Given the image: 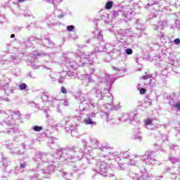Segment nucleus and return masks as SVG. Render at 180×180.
Returning a JSON list of instances; mask_svg holds the SVG:
<instances>
[{"label":"nucleus","mask_w":180,"mask_h":180,"mask_svg":"<svg viewBox=\"0 0 180 180\" xmlns=\"http://www.w3.org/2000/svg\"><path fill=\"white\" fill-rule=\"evenodd\" d=\"M89 140L93 148H99L101 151H106V150H109L110 148V147L106 144H103L100 146L99 141H98L95 138H89Z\"/></svg>","instance_id":"16"},{"label":"nucleus","mask_w":180,"mask_h":180,"mask_svg":"<svg viewBox=\"0 0 180 180\" xmlns=\"http://www.w3.org/2000/svg\"><path fill=\"white\" fill-rule=\"evenodd\" d=\"M103 108H105L107 112H110L112 110H119V109H120V105H113V103H106L105 106H103Z\"/></svg>","instance_id":"24"},{"label":"nucleus","mask_w":180,"mask_h":180,"mask_svg":"<svg viewBox=\"0 0 180 180\" xmlns=\"http://www.w3.org/2000/svg\"><path fill=\"white\" fill-rule=\"evenodd\" d=\"M120 155V153L119 152H112V153H108L106 155H104L103 157L105 158V160H113L115 159V157H119Z\"/></svg>","instance_id":"27"},{"label":"nucleus","mask_w":180,"mask_h":180,"mask_svg":"<svg viewBox=\"0 0 180 180\" xmlns=\"http://www.w3.org/2000/svg\"><path fill=\"white\" fill-rule=\"evenodd\" d=\"M108 49L105 45L101 44L96 48H95V51L91 52H83L80 56H77V54L73 55V58H75V61H72L71 58L66 57L65 58V65L68 70H77L79 65V61L81 58H83L84 63L87 64H93L94 60L96 58V53H105Z\"/></svg>","instance_id":"2"},{"label":"nucleus","mask_w":180,"mask_h":180,"mask_svg":"<svg viewBox=\"0 0 180 180\" xmlns=\"http://www.w3.org/2000/svg\"><path fill=\"white\" fill-rule=\"evenodd\" d=\"M22 30V27H14V32L15 33H19Z\"/></svg>","instance_id":"53"},{"label":"nucleus","mask_w":180,"mask_h":180,"mask_svg":"<svg viewBox=\"0 0 180 180\" xmlns=\"http://www.w3.org/2000/svg\"><path fill=\"white\" fill-rule=\"evenodd\" d=\"M167 99H169V103L171 106H173L176 109L180 110V102L174 103L175 98H174V94H170L167 96Z\"/></svg>","instance_id":"22"},{"label":"nucleus","mask_w":180,"mask_h":180,"mask_svg":"<svg viewBox=\"0 0 180 180\" xmlns=\"http://www.w3.org/2000/svg\"><path fill=\"white\" fill-rule=\"evenodd\" d=\"M164 27H165V23L164 21H160L158 22V25H155L153 26V30H156L158 32L156 36L160 38L162 43L165 40V38H164Z\"/></svg>","instance_id":"12"},{"label":"nucleus","mask_w":180,"mask_h":180,"mask_svg":"<svg viewBox=\"0 0 180 180\" xmlns=\"http://www.w3.org/2000/svg\"><path fill=\"white\" fill-rule=\"evenodd\" d=\"M66 30L68 32H74V30H75V26H74V25H68L66 27Z\"/></svg>","instance_id":"44"},{"label":"nucleus","mask_w":180,"mask_h":180,"mask_svg":"<svg viewBox=\"0 0 180 180\" xmlns=\"http://www.w3.org/2000/svg\"><path fill=\"white\" fill-rule=\"evenodd\" d=\"M154 86H155V79H151L149 81V87L154 88Z\"/></svg>","instance_id":"43"},{"label":"nucleus","mask_w":180,"mask_h":180,"mask_svg":"<svg viewBox=\"0 0 180 180\" xmlns=\"http://www.w3.org/2000/svg\"><path fill=\"white\" fill-rule=\"evenodd\" d=\"M97 37L94 38L92 40L88 39L86 41L87 44L91 43V44L94 46V47L96 49L98 47V46H100L102 44V41H103V36L101 33V32L97 31L96 32Z\"/></svg>","instance_id":"14"},{"label":"nucleus","mask_w":180,"mask_h":180,"mask_svg":"<svg viewBox=\"0 0 180 180\" xmlns=\"http://www.w3.org/2000/svg\"><path fill=\"white\" fill-rule=\"evenodd\" d=\"M124 53L125 54H127V56H131V54H133V49L131 48H127L124 50Z\"/></svg>","instance_id":"41"},{"label":"nucleus","mask_w":180,"mask_h":180,"mask_svg":"<svg viewBox=\"0 0 180 180\" xmlns=\"http://www.w3.org/2000/svg\"><path fill=\"white\" fill-rule=\"evenodd\" d=\"M123 119L125 122H128L133 126H136L134 129V139L141 141L143 136H141V132L140 131V128L139 124L140 123V120H136V114L134 112H129V114H125L123 115Z\"/></svg>","instance_id":"5"},{"label":"nucleus","mask_w":180,"mask_h":180,"mask_svg":"<svg viewBox=\"0 0 180 180\" xmlns=\"http://www.w3.org/2000/svg\"><path fill=\"white\" fill-rule=\"evenodd\" d=\"M153 124V120L150 118H148L145 120V126H151Z\"/></svg>","instance_id":"45"},{"label":"nucleus","mask_w":180,"mask_h":180,"mask_svg":"<svg viewBox=\"0 0 180 180\" xmlns=\"http://www.w3.org/2000/svg\"><path fill=\"white\" fill-rule=\"evenodd\" d=\"M112 16L114 18H118V19H123V18H127L129 13L127 11L123 10V8H115L113 10Z\"/></svg>","instance_id":"18"},{"label":"nucleus","mask_w":180,"mask_h":180,"mask_svg":"<svg viewBox=\"0 0 180 180\" xmlns=\"http://www.w3.org/2000/svg\"><path fill=\"white\" fill-rule=\"evenodd\" d=\"M4 84L3 85L4 88L8 86V85H9V82H11V79L8 77H5L4 78Z\"/></svg>","instance_id":"46"},{"label":"nucleus","mask_w":180,"mask_h":180,"mask_svg":"<svg viewBox=\"0 0 180 180\" xmlns=\"http://www.w3.org/2000/svg\"><path fill=\"white\" fill-rule=\"evenodd\" d=\"M62 176H63V178H65V179H68V174H67L64 172L62 173Z\"/></svg>","instance_id":"57"},{"label":"nucleus","mask_w":180,"mask_h":180,"mask_svg":"<svg viewBox=\"0 0 180 180\" xmlns=\"http://www.w3.org/2000/svg\"><path fill=\"white\" fill-rule=\"evenodd\" d=\"M118 169H120L121 171H124V169H126V165L118 162Z\"/></svg>","instance_id":"42"},{"label":"nucleus","mask_w":180,"mask_h":180,"mask_svg":"<svg viewBox=\"0 0 180 180\" xmlns=\"http://www.w3.org/2000/svg\"><path fill=\"white\" fill-rule=\"evenodd\" d=\"M27 77H29L30 78H36V77L33 76V74L32 72H30L27 74Z\"/></svg>","instance_id":"61"},{"label":"nucleus","mask_w":180,"mask_h":180,"mask_svg":"<svg viewBox=\"0 0 180 180\" xmlns=\"http://www.w3.org/2000/svg\"><path fill=\"white\" fill-rule=\"evenodd\" d=\"M143 156L137 155V154L133 155V158L130 160L129 165H136L139 164V161H141Z\"/></svg>","instance_id":"25"},{"label":"nucleus","mask_w":180,"mask_h":180,"mask_svg":"<svg viewBox=\"0 0 180 180\" xmlns=\"http://www.w3.org/2000/svg\"><path fill=\"white\" fill-rule=\"evenodd\" d=\"M60 102H62V103H63V105H64L65 106H68V101L67 100H63V99H61V100H60Z\"/></svg>","instance_id":"55"},{"label":"nucleus","mask_w":180,"mask_h":180,"mask_svg":"<svg viewBox=\"0 0 180 180\" xmlns=\"http://www.w3.org/2000/svg\"><path fill=\"white\" fill-rule=\"evenodd\" d=\"M155 158H157L155 151H147L143 155V162L146 165H160L161 163Z\"/></svg>","instance_id":"8"},{"label":"nucleus","mask_w":180,"mask_h":180,"mask_svg":"<svg viewBox=\"0 0 180 180\" xmlns=\"http://www.w3.org/2000/svg\"><path fill=\"white\" fill-rule=\"evenodd\" d=\"M132 179H134V180H146V179H147V174L145 172L141 176H139V174H135L132 176Z\"/></svg>","instance_id":"32"},{"label":"nucleus","mask_w":180,"mask_h":180,"mask_svg":"<svg viewBox=\"0 0 180 180\" xmlns=\"http://www.w3.org/2000/svg\"><path fill=\"white\" fill-rule=\"evenodd\" d=\"M173 43H174V44H175V46H179V44H180V39L179 38H176V39H174Z\"/></svg>","instance_id":"50"},{"label":"nucleus","mask_w":180,"mask_h":180,"mask_svg":"<svg viewBox=\"0 0 180 180\" xmlns=\"http://www.w3.org/2000/svg\"><path fill=\"white\" fill-rule=\"evenodd\" d=\"M70 122L71 121L70 120V117H65L61 120L60 124L61 126H66L65 127V131H71V135L75 136L74 134L75 133V125L71 124H69Z\"/></svg>","instance_id":"13"},{"label":"nucleus","mask_w":180,"mask_h":180,"mask_svg":"<svg viewBox=\"0 0 180 180\" xmlns=\"http://www.w3.org/2000/svg\"><path fill=\"white\" fill-rule=\"evenodd\" d=\"M95 73V68L94 67H90V74L92 75V74Z\"/></svg>","instance_id":"58"},{"label":"nucleus","mask_w":180,"mask_h":180,"mask_svg":"<svg viewBox=\"0 0 180 180\" xmlns=\"http://www.w3.org/2000/svg\"><path fill=\"white\" fill-rule=\"evenodd\" d=\"M123 157L124 158H129V152L127 151V152H124L123 154H122Z\"/></svg>","instance_id":"59"},{"label":"nucleus","mask_w":180,"mask_h":180,"mask_svg":"<svg viewBox=\"0 0 180 180\" xmlns=\"http://www.w3.org/2000/svg\"><path fill=\"white\" fill-rule=\"evenodd\" d=\"M162 139L163 140V141H168V136H167V135L163 134L162 135Z\"/></svg>","instance_id":"56"},{"label":"nucleus","mask_w":180,"mask_h":180,"mask_svg":"<svg viewBox=\"0 0 180 180\" xmlns=\"http://www.w3.org/2000/svg\"><path fill=\"white\" fill-rule=\"evenodd\" d=\"M32 56H34L33 57L32 60H27V65H31L32 68H33V70H39V68H40V66L37 65H33V61H34V60H36V57H37V56H50V54H47L45 53H38L36 51H34L32 53Z\"/></svg>","instance_id":"17"},{"label":"nucleus","mask_w":180,"mask_h":180,"mask_svg":"<svg viewBox=\"0 0 180 180\" xmlns=\"http://www.w3.org/2000/svg\"><path fill=\"white\" fill-rule=\"evenodd\" d=\"M175 24H176V26H177L178 29H180V21L176 20Z\"/></svg>","instance_id":"60"},{"label":"nucleus","mask_w":180,"mask_h":180,"mask_svg":"<svg viewBox=\"0 0 180 180\" xmlns=\"http://www.w3.org/2000/svg\"><path fill=\"white\" fill-rule=\"evenodd\" d=\"M112 68L115 70V71H117L115 74H114V77L116 78H120V77H123L124 75V72H126V68H116L115 66H112Z\"/></svg>","instance_id":"20"},{"label":"nucleus","mask_w":180,"mask_h":180,"mask_svg":"<svg viewBox=\"0 0 180 180\" xmlns=\"http://www.w3.org/2000/svg\"><path fill=\"white\" fill-rule=\"evenodd\" d=\"M177 20H179V22H180V13H177Z\"/></svg>","instance_id":"64"},{"label":"nucleus","mask_w":180,"mask_h":180,"mask_svg":"<svg viewBox=\"0 0 180 180\" xmlns=\"http://www.w3.org/2000/svg\"><path fill=\"white\" fill-rule=\"evenodd\" d=\"M1 131H0V134H9L12 136V134H16L19 133V127H16V121L13 119V115H9L6 120L2 121L1 122Z\"/></svg>","instance_id":"4"},{"label":"nucleus","mask_w":180,"mask_h":180,"mask_svg":"<svg viewBox=\"0 0 180 180\" xmlns=\"http://www.w3.org/2000/svg\"><path fill=\"white\" fill-rule=\"evenodd\" d=\"M49 22H47L48 27H53V26H60V22L56 20L57 18L53 17V15H50L47 17Z\"/></svg>","instance_id":"19"},{"label":"nucleus","mask_w":180,"mask_h":180,"mask_svg":"<svg viewBox=\"0 0 180 180\" xmlns=\"http://www.w3.org/2000/svg\"><path fill=\"white\" fill-rule=\"evenodd\" d=\"M22 114L20 113V111H15L14 112V117L15 119H17V120H20V122L22 123Z\"/></svg>","instance_id":"37"},{"label":"nucleus","mask_w":180,"mask_h":180,"mask_svg":"<svg viewBox=\"0 0 180 180\" xmlns=\"http://www.w3.org/2000/svg\"><path fill=\"white\" fill-rule=\"evenodd\" d=\"M169 161L172 163V164H176V162H179V160L175 158H172L170 157L169 158Z\"/></svg>","instance_id":"47"},{"label":"nucleus","mask_w":180,"mask_h":180,"mask_svg":"<svg viewBox=\"0 0 180 180\" xmlns=\"http://www.w3.org/2000/svg\"><path fill=\"white\" fill-rule=\"evenodd\" d=\"M136 30H141L140 36H141L143 34V31L146 30V27L144 26V22H143L140 19H138L136 20Z\"/></svg>","instance_id":"26"},{"label":"nucleus","mask_w":180,"mask_h":180,"mask_svg":"<svg viewBox=\"0 0 180 180\" xmlns=\"http://www.w3.org/2000/svg\"><path fill=\"white\" fill-rule=\"evenodd\" d=\"M105 119L107 120V122H110V120H113V118H111V117H109V112H105Z\"/></svg>","instance_id":"51"},{"label":"nucleus","mask_w":180,"mask_h":180,"mask_svg":"<svg viewBox=\"0 0 180 180\" xmlns=\"http://www.w3.org/2000/svg\"><path fill=\"white\" fill-rule=\"evenodd\" d=\"M48 143H49V147L51 148H54L53 146V144H55L56 146H57V139H55L54 137H49L48 138Z\"/></svg>","instance_id":"34"},{"label":"nucleus","mask_w":180,"mask_h":180,"mask_svg":"<svg viewBox=\"0 0 180 180\" xmlns=\"http://www.w3.org/2000/svg\"><path fill=\"white\" fill-rule=\"evenodd\" d=\"M93 92H95L96 94V97L98 98V103H94V106H91L92 108H95L96 106H98L100 109L102 108V105H101V101H105V104L106 103H113V96L110 94V89L108 90V92L102 91L99 87H94V89L92 90Z\"/></svg>","instance_id":"6"},{"label":"nucleus","mask_w":180,"mask_h":180,"mask_svg":"<svg viewBox=\"0 0 180 180\" xmlns=\"http://www.w3.org/2000/svg\"><path fill=\"white\" fill-rule=\"evenodd\" d=\"M32 41H34V43H37L38 44H42L44 47H47L48 49H51L56 46L54 42H53L49 38H43L41 37L40 38L31 37L27 38L25 41V44L28 46L29 47H32L33 46V43Z\"/></svg>","instance_id":"7"},{"label":"nucleus","mask_w":180,"mask_h":180,"mask_svg":"<svg viewBox=\"0 0 180 180\" xmlns=\"http://www.w3.org/2000/svg\"><path fill=\"white\" fill-rule=\"evenodd\" d=\"M60 92H61L62 94H64L65 95V94L68 93L67 89H65V87H64V86H62V87L60 88Z\"/></svg>","instance_id":"54"},{"label":"nucleus","mask_w":180,"mask_h":180,"mask_svg":"<svg viewBox=\"0 0 180 180\" xmlns=\"http://www.w3.org/2000/svg\"><path fill=\"white\" fill-rule=\"evenodd\" d=\"M122 56V51L120 49H113L111 51V56L112 58H119Z\"/></svg>","instance_id":"29"},{"label":"nucleus","mask_w":180,"mask_h":180,"mask_svg":"<svg viewBox=\"0 0 180 180\" xmlns=\"http://www.w3.org/2000/svg\"><path fill=\"white\" fill-rule=\"evenodd\" d=\"M2 160H3V167H5L4 169V172H7V174H9V172H11V169H7L6 167H8L9 164H11V161L9 160L8 158H4V156H2Z\"/></svg>","instance_id":"28"},{"label":"nucleus","mask_w":180,"mask_h":180,"mask_svg":"<svg viewBox=\"0 0 180 180\" xmlns=\"http://www.w3.org/2000/svg\"><path fill=\"white\" fill-rule=\"evenodd\" d=\"M72 169L73 172L77 173V175H82L84 174V170L80 167L74 166Z\"/></svg>","instance_id":"35"},{"label":"nucleus","mask_w":180,"mask_h":180,"mask_svg":"<svg viewBox=\"0 0 180 180\" xmlns=\"http://www.w3.org/2000/svg\"><path fill=\"white\" fill-rule=\"evenodd\" d=\"M146 91H147V90L146 89H144V88H141L139 89V94L141 95H144V94H146Z\"/></svg>","instance_id":"52"},{"label":"nucleus","mask_w":180,"mask_h":180,"mask_svg":"<svg viewBox=\"0 0 180 180\" xmlns=\"http://www.w3.org/2000/svg\"><path fill=\"white\" fill-rule=\"evenodd\" d=\"M82 143L84 150H82L77 145H75L65 149L60 148L57 149L56 153L53 155H47L45 153L36 152L33 160L35 162H37V167L32 170L35 171L37 174L31 176L30 180H41L39 177L40 174L43 178H49L51 172H54V170L58 168V165H60L58 160H63V161L68 162L69 165L79 161V160H82L84 164H89L92 149L86 148L85 139H82ZM84 151L85 153H84Z\"/></svg>","instance_id":"1"},{"label":"nucleus","mask_w":180,"mask_h":180,"mask_svg":"<svg viewBox=\"0 0 180 180\" xmlns=\"http://www.w3.org/2000/svg\"><path fill=\"white\" fill-rule=\"evenodd\" d=\"M116 80V77L115 75H110L109 74H105L102 77L101 82L106 84L107 87L104 88V92H109V89L112 88V85H113V82Z\"/></svg>","instance_id":"9"},{"label":"nucleus","mask_w":180,"mask_h":180,"mask_svg":"<svg viewBox=\"0 0 180 180\" xmlns=\"http://www.w3.org/2000/svg\"><path fill=\"white\" fill-rule=\"evenodd\" d=\"M79 79H82V81L86 79L89 84H91V82H94V80H92V77H91L89 74L82 75L81 77H79Z\"/></svg>","instance_id":"33"},{"label":"nucleus","mask_w":180,"mask_h":180,"mask_svg":"<svg viewBox=\"0 0 180 180\" xmlns=\"http://www.w3.org/2000/svg\"><path fill=\"white\" fill-rule=\"evenodd\" d=\"M20 60L21 59L16 56V55H11L8 61L10 63H13V64H18V63H20Z\"/></svg>","instance_id":"31"},{"label":"nucleus","mask_w":180,"mask_h":180,"mask_svg":"<svg viewBox=\"0 0 180 180\" xmlns=\"http://www.w3.org/2000/svg\"><path fill=\"white\" fill-rule=\"evenodd\" d=\"M68 77V71L63 70L60 72V77L58 79L59 84H63L64 82V79Z\"/></svg>","instance_id":"30"},{"label":"nucleus","mask_w":180,"mask_h":180,"mask_svg":"<svg viewBox=\"0 0 180 180\" xmlns=\"http://www.w3.org/2000/svg\"><path fill=\"white\" fill-rule=\"evenodd\" d=\"M68 77L70 78H75V74L74 72L72 71H68Z\"/></svg>","instance_id":"48"},{"label":"nucleus","mask_w":180,"mask_h":180,"mask_svg":"<svg viewBox=\"0 0 180 180\" xmlns=\"http://www.w3.org/2000/svg\"><path fill=\"white\" fill-rule=\"evenodd\" d=\"M20 136H22L25 140H26V139H28V137L26 136V134L25 133L20 134Z\"/></svg>","instance_id":"62"},{"label":"nucleus","mask_w":180,"mask_h":180,"mask_svg":"<svg viewBox=\"0 0 180 180\" xmlns=\"http://www.w3.org/2000/svg\"><path fill=\"white\" fill-rule=\"evenodd\" d=\"M20 91H27V84L26 83H21L19 85Z\"/></svg>","instance_id":"38"},{"label":"nucleus","mask_w":180,"mask_h":180,"mask_svg":"<svg viewBox=\"0 0 180 180\" xmlns=\"http://www.w3.org/2000/svg\"><path fill=\"white\" fill-rule=\"evenodd\" d=\"M96 114L94 112L84 115L83 116V122L86 125H91V126H96V122L94 121V117H95Z\"/></svg>","instance_id":"15"},{"label":"nucleus","mask_w":180,"mask_h":180,"mask_svg":"<svg viewBox=\"0 0 180 180\" xmlns=\"http://www.w3.org/2000/svg\"><path fill=\"white\" fill-rule=\"evenodd\" d=\"M107 169L108 164L105 161H98L94 168L95 172H96L98 175H102V176H108V175H106Z\"/></svg>","instance_id":"10"},{"label":"nucleus","mask_w":180,"mask_h":180,"mask_svg":"<svg viewBox=\"0 0 180 180\" xmlns=\"http://www.w3.org/2000/svg\"><path fill=\"white\" fill-rule=\"evenodd\" d=\"M26 165H27L26 164V162H25V161L21 162L20 164V169H25V168H26Z\"/></svg>","instance_id":"49"},{"label":"nucleus","mask_w":180,"mask_h":180,"mask_svg":"<svg viewBox=\"0 0 180 180\" xmlns=\"http://www.w3.org/2000/svg\"><path fill=\"white\" fill-rule=\"evenodd\" d=\"M112 6H113V1H108L105 6V8L107 10L112 9Z\"/></svg>","instance_id":"39"},{"label":"nucleus","mask_w":180,"mask_h":180,"mask_svg":"<svg viewBox=\"0 0 180 180\" xmlns=\"http://www.w3.org/2000/svg\"><path fill=\"white\" fill-rule=\"evenodd\" d=\"M154 5H161V0H148V4L145 6V9L150 11V9H153L154 8Z\"/></svg>","instance_id":"21"},{"label":"nucleus","mask_w":180,"mask_h":180,"mask_svg":"<svg viewBox=\"0 0 180 180\" xmlns=\"http://www.w3.org/2000/svg\"><path fill=\"white\" fill-rule=\"evenodd\" d=\"M42 101H46V102H49L50 105L53 106V108H57L58 106H60L61 105V100L57 99L56 98L53 96H49V92L44 91L42 94Z\"/></svg>","instance_id":"11"},{"label":"nucleus","mask_w":180,"mask_h":180,"mask_svg":"<svg viewBox=\"0 0 180 180\" xmlns=\"http://www.w3.org/2000/svg\"><path fill=\"white\" fill-rule=\"evenodd\" d=\"M46 2H48L49 4H53L54 8L57 6L58 5H60L61 2H63V0H45Z\"/></svg>","instance_id":"36"},{"label":"nucleus","mask_w":180,"mask_h":180,"mask_svg":"<svg viewBox=\"0 0 180 180\" xmlns=\"http://www.w3.org/2000/svg\"><path fill=\"white\" fill-rule=\"evenodd\" d=\"M65 15H67V13H63L61 9L56 8L52 14V16L53 18H57V19H63Z\"/></svg>","instance_id":"23"},{"label":"nucleus","mask_w":180,"mask_h":180,"mask_svg":"<svg viewBox=\"0 0 180 180\" xmlns=\"http://www.w3.org/2000/svg\"><path fill=\"white\" fill-rule=\"evenodd\" d=\"M31 129L32 130H34V131H41V130H43V127L35 125L32 127Z\"/></svg>","instance_id":"40"},{"label":"nucleus","mask_w":180,"mask_h":180,"mask_svg":"<svg viewBox=\"0 0 180 180\" xmlns=\"http://www.w3.org/2000/svg\"><path fill=\"white\" fill-rule=\"evenodd\" d=\"M56 110H57V112H58V113H61V109H60V105H58V107H56Z\"/></svg>","instance_id":"63"},{"label":"nucleus","mask_w":180,"mask_h":180,"mask_svg":"<svg viewBox=\"0 0 180 180\" xmlns=\"http://www.w3.org/2000/svg\"><path fill=\"white\" fill-rule=\"evenodd\" d=\"M75 99H77V101H79L80 102L79 110L81 115L79 116L69 117V119L70 122L75 123L72 124H74L75 126V129H77V123H78V122L79 123H82V122H84V112H86V110H89L91 106L95 105H94L92 99H91L90 97L86 94L75 96Z\"/></svg>","instance_id":"3"}]
</instances>
